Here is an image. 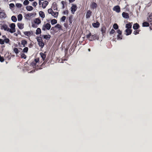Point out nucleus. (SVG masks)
Instances as JSON below:
<instances>
[{
    "instance_id": "nucleus-5",
    "label": "nucleus",
    "mask_w": 152,
    "mask_h": 152,
    "mask_svg": "<svg viewBox=\"0 0 152 152\" xmlns=\"http://www.w3.org/2000/svg\"><path fill=\"white\" fill-rule=\"evenodd\" d=\"M1 29H3L5 31L10 32V28H8V26L6 25H3L1 26Z\"/></svg>"
},
{
    "instance_id": "nucleus-24",
    "label": "nucleus",
    "mask_w": 152,
    "mask_h": 152,
    "mask_svg": "<svg viewBox=\"0 0 152 152\" xmlns=\"http://www.w3.org/2000/svg\"><path fill=\"white\" fill-rule=\"evenodd\" d=\"M39 45L41 48H43L44 45V43L42 41L41 42L38 43Z\"/></svg>"
},
{
    "instance_id": "nucleus-28",
    "label": "nucleus",
    "mask_w": 152,
    "mask_h": 152,
    "mask_svg": "<svg viewBox=\"0 0 152 152\" xmlns=\"http://www.w3.org/2000/svg\"><path fill=\"white\" fill-rule=\"evenodd\" d=\"M57 23V20L55 19H53L51 21V23L52 25H54Z\"/></svg>"
},
{
    "instance_id": "nucleus-39",
    "label": "nucleus",
    "mask_w": 152,
    "mask_h": 152,
    "mask_svg": "<svg viewBox=\"0 0 152 152\" xmlns=\"http://www.w3.org/2000/svg\"><path fill=\"white\" fill-rule=\"evenodd\" d=\"M55 27L61 29V26L60 24H58L55 26Z\"/></svg>"
},
{
    "instance_id": "nucleus-53",
    "label": "nucleus",
    "mask_w": 152,
    "mask_h": 152,
    "mask_svg": "<svg viewBox=\"0 0 152 152\" xmlns=\"http://www.w3.org/2000/svg\"><path fill=\"white\" fill-rule=\"evenodd\" d=\"M117 33L119 35H121V31L119 29L117 30Z\"/></svg>"
},
{
    "instance_id": "nucleus-6",
    "label": "nucleus",
    "mask_w": 152,
    "mask_h": 152,
    "mask_svg": "<svg viewBox=\"0 0 152 152\" xmlns=\"http://www.w3.org/2000/svg\"><path fill=\"white\" fill-rule=\"evenodd\" d=\"M113 10L117 13H119L120 11V7L118 6H115L113 8Z\"/></svg>"
},
{
    "instance_id": "nucleus-32",
    "label": "nucleus",
    "mask_w": 152,
    "mask_h": 152,
    "mask_svg": "<svg viewBox=\"0 0 152 152\" xmlns=\"http://www.w3.org/2000/svg\"><path fill=\"white\" fill-rule=\"evenodd\" d=\"M33 15H34V14L33 13H29V14H27L26 15V16L27 18H29L31 16Z\"/></svg>"
},
{
    "instance_id": "nucleus-23",
    "label": "nucleus",
    "mask_w": 152,
    "mask_h": 152,
    "mask_svg": "<svg viewBox=\"0 0 152 152\" xmlns=\"http://www.w3.org/2000/svg\"><path fill=\"white\" fill-rule=\"evenodd\" d=\"M58 12H53L52 13V14L51 15L53 16H54V17L56 18V17H57L58 16Z\"/></svg>"
},
{
    "instance_id": "nucleus-29",
    "label": "nucleus",
    "mask_w": 152,
    "mask_h": 152,
    "mask_svg": "<svg viewBox=\"0 0 152 152\" xmlns=\"http://www.w3.org/2000/svg\"><path fill=\"white\" fill-rule=\"evenodd\" d=\"M25 35L29 36L31 35V32L30 31H25L24 32Z\"/></svg>"
},
{
    "instance_id": "nucleus-22",
    "label": "nucleus",
    "mask_w": 152,
    "mask_h": 152,
    "mask_svg": "<svg viewBox=\"0 0 152 152\" xmlns=\"http://www.w3.org/2000/svg\"><path fill=\"white\" fill-rule=\"evenodd\" d=\"M41 57L42 58L43 60H44L46 58V55L44 53H40Z\"/></svg>"
},
{
    "instance_id": "nucleus-43",
    "label": "nucleus",
    "mask_w": 152,
    "mask_h": 152,
    "mask_svg": "<svg viewBox=\"0 0 152 152\" xmlns=\"http://www.w3.org/2000/svg\"><path fill=\"white\" fill-rule=\"evenodd\" d=\"M14 51L16 54L18 53L19 52L18 49L16 48L14 49Z\"/></svg>"
},
{
    "instance_id": "nucleus-42",
    "label": "nucleus",
    "mask_w": 152,
    "mask_h": 152,
    "mask_svg": "<svg viewBox=\"0 0 152 152\" xmlns=\"http://www.w3.org/2000/svg\"><path fill=\"white\" fill-rule=\"evenodd\" d=\"M101 31L102 34L104 33L105 32V28H102Z\"/></svg>"
},
{
    "instance_id": "nucleus-38",
    "label": "nucleus",
    "mask_w": 152,
    "mask_h": 152,
    "mask_svg": "<svg viewBox=\"0 0 152 152\" xmlns=\"http://www.w3.org/2000/svg\"><path fill=\"white\" fill-rule=\"evenodd\" d=\"M53 11L52 9H49L48 10V12L50 14H52V13L53 12Z\"/></svg>"
},
{
    "instance_id": "nucleus-12",
    "label": "nucleus",
    "mask_w": 152,
    "mask_h": 152,
    "mask_svg": "<svg viewBox=\"0 0 152 152\" xmlns=\"http://www.w3.org/2000/svg\"><path fill=\"white\" fill-rule=\"evenodd\" d=\"M18 26L19 29H22L24 28V24L20 23H18Z\"/></svg>"
},
{
    "instance_id": "nucleus-50",
    "label": "nucleus",
    "mask_w": 152,
    "mask_h": 152,
    "mask_svg": "<svg viewBox=\"0 0 152 152\" xmlns=\"http://www.w3.org/2000/svg\"><path fill=\"white\" fill-rule=\"evenodd\" d=\"M10 7L11 8H13L14 7L15 5L11 3L9 5Z\"/></svg>"
},
{
    "instance_id": "nucleus-30",
    "label": "nucleus",
    "mask_w": 152,
    "mask_h": 152,
    "mask_svg": "<svg viewBox=\"0 0 152 152\" xmlns=\"http://www.w3.org/2000/svg\"><path fill=\"white\" fill-rule=\"evenodd\" d=\"M148 20L149 22L152 21V13L149 15L148 18Z\"/></svg>"
},
{
    "instance_id": "nucleus-47",
    "label": "nucleus",
    "mask_w": 152,
    "mask_h": 152,
    "mask_svg": "<svg viewBox=\"0 0 152 152\" xmlns=\"http://www.w3.org/2000/svg\"><path fill=\"white\" fill-rule=\"evenodd\" d=\"M0 43L1 45L4 44V41L2 39H0Z\"/></svg>"
},
{
    "instance_id": "nucleus-58",
    "label": "nucleus",
    "mask_w": 152,
    "mask_h": 152,
    "mask_svg": "<svg viewBox=\"0 0 152 152\" xmlns=\"http://www.w3.org/2000/svg\"><path fill=\"white\" fill-rule=\"evenodd\" d=\"M3 37L5 38L6 37V36H3Z\"/></svg>"
},
{
    "instance_id": "nucleus-20",
    "label": "nucleus",
    "mask_w": 152,
    "mask_h": 152,
    "mask_svg": "<svg viewBox=\"0 0 152 152\" xmlns=\"http://www.w3.org/2000/svg\"><path fill=\"white\" fill-rule=\"evenodd\" d=\"M132 26V24L130 23H129L126 24V27L128 29H129L131 28Z\"/></svg>"
},
{
    "instance_id": "nucleus-2",
    "label": "nucleus",
    "mask_w": 152,
    "mask_h": 152,
    "mask_svg": "<svg viewBox=\"0 0 152 152\" xmlns=\"http://www.w3.org/2000/svg\"><path fill=\"white\" fill-rule=\"evenodd\" d=\"M15 23H12L10 25V27L11 28L10 29V32L11 33H13L16 31L15 29Z\"/></svg>"
},
{
    "instance_id": "nucleus-10",
    "label": "nucleus",
    "mask_w": 152,
    "mask_h": 152,
    "mask_svg": "<svg viewBox=\"0 0 152 152\" xmlns=\"http://www.w3.org/2000/svg\"><path fill=\"white\" fill-rule=\"evenodd\" d=\"M6 16L5 13L3 12H0V18H5Z\"/></svg>"
},
{
    "instance_id": "nucleus-54",
    "label": "nucleus",
    "mask_w": 152,
    "mask_h": 152,
    "mask_svg": "<svg viewBox=\"0 0 152 152\" xmlns=\"http://www.w3.org/2000/svg\"><path fill=\"white\" fill-rule=\"evenodd\" d=\"M139 33L138 31H135L133 32V34H134L135 35H136Z\"/></svg>"
},
{
    "instance_id": "nucleus-9",
    "label": "nucleus",
    "mask_w": 152,
    "mask_h": 152,
    "mask_svg": "<svg viewBox=\"0 0 152 152\" xmlns=\"http://www.w3.org/2000/svg\"><path fill=\"white\" fill-rule=\"evenodd\" d=\"M34 22L37 24L39 25L41 23V21L39 18H36L34 20Z\"/></svg>"
},
{
    "instance_id": "nucleus-61",
    "label": "nucleus",
    "mask_w": 152,
    "mask_h": 152,
    "mask_svg": "<svg viewBox=\"0 0 152 152\" xmlns=\"http://www.w3.org/2000/svg\"><path fill=\"white\" fill-rule=\"evenodd\" d=\"M54 28V27H52V28H51V30H52L53 29V28Z\"/></svg>"
},
{
    "instance_id": "nucleus-21",
    "label": "nucleus",
    "mask_w": 152,
    "mask_h": 152,
    "mask_svg": "<svg viewBox=\"0 0 152 152\" xmlns=\"http://www.w3.org/2000/svg\"><path fill=\"white\" fill-rule=\"evenodd\" d=\"M44 37V39H49L50 37V35H44L43 36Z\"/></svg>"
},
{
    "instance_id": "nucleus-55",
    "label": "nucleus",
    "mask_w": 152,
    "mask_h": 152,
    "mask_svg": "<svg viewBox=\"0 0 152 152\" xmlns=\"http://www.w3.org/2000/svg\"><path fill=\"white\" fill-rule=\"evenodd\" d=\"M120 35L118 34V35H117V38L118 39H122V38L121 37Z\"/></svg>"
},
{
    "instance_id": "nucleus-59",
    "label": "nucleus",
    "mask_w": 152,
    "mask_h": 152,
    "mask_svg": "<svg viewBox=\"0 0 152 152\" xmlns=\"http://www.w3.org/2000/svg\"><path fill=\"white\" fill-rule=\"evenodd\" d=\"M88 51H90V49H88Z\"/></svg>"
},
{
    "instance_id": "nucleus-1",
    "label": "nucleus",
    "mask_w": 152,
    "mask_h": 152,
    "mask_svg": "<svg viewBox=\"0 0 152 152\" xmlns=\"http://www.w3.org/2000/svg\"><path fill=\"white\" fill-rule=\"evenodd\" d=\"M50 28L51 25L49 23H47L43 26L42 29L43 31H45L46 29L49 30L50 29Z\"/></svg>"
},
{
    "instance_id": "nucleus-51",
    "label": "nucleus",
    "mask_w": 152,
    "mask_h": 152,
    "mask_svg": "<svg viewBox=\"0 0 152 152\" xmlns=\"http://www.w3.org/2000/svg\"><path fill=\"white\" fill-rule=\"evenodd\" d=\"M115 32V30L113 29H112L111 31L110 32V34H113Z\"/></svg>"
},
{
    "instance_id": "nucleus-4",
    "label": "nucleus",
    "mask_w": 152,
    "mask_h": 152,
    "mask_svg": "<svg viewBox=\"0 0 152 152\" xmlns=\"http://www.w3.org/2000/svg\"><path fill=\"white\" fill-rule=\"evenodd\" d=\"M77 9V6L75 5H72L71 8V11L72 14H74Z\"/></svg>"
},
{
    "instance_id": "nucleus-14",
    "label": "nucleus",
    "mask_w": 152,
    "mask_h": 152,
    "mask_svg": "<svg viewBox=\"0 0 152 152\" xmlns=\"http://www.w3.org/2000/svg\"><path fill=\"white\" fill-rule=\"evenodd\" d=\"M100 24L98 22H96V23H92V26H93L95 28L98 27L99 26Z\"/></svg>"
},
{
    "instance_id": "nucleus-25",
    "label": "nucleus",
    "mask_w": 152,
    "mask_h": 152,
    "mask_svg": "<svg viewBox=\"0 0 152 152\" xmlns=\"http://www.w3.org/2000/svg\"><path fill=\"white\" fill-rule=\"evenodd\" d=\"M11 19L14 22H15L17 20L16 18L14 16H13L12 17Z\"/></svg>"
},
{
    "instance_id": "nucleus-16",
    "label": "nucleus",
    "mask_w": 152,
    "mask_h": 152,
    "mask_svg": "<svg viewBox=\"0 0 152 152\" xmlns=\"http://www.w3.org/2000/svg\"><path fill=\"white\" fill-rule=\"evenodd\" d=\"M139 27V25L137 23L134 24L133 26V28L134 29H137Z\"/></svg>"
},
{
    "instance_id": "nucleus-33",
    "label": "nucleus",
    "mask_w": 152,
    "mask_h": 152,
    "mask_svg": "<svg viewBox=\"0 0 152 152\" xmlns=\"http://www.w3.org/2000/svg\"><path fill=\"white\" fill-rule=\"evenodd\" d=\"M20 56L22 58H23L24 59H25L26 58V56L23 53H20Z\"/></svg>"
},
{
    "instance_id": "nucleus-13",
    "label": "nucleus",
    "mask_w": 152,
    "mask_h": 152,
    "mask_svg": "<svg viewBox=\"0 0 152 152\" xmlns=\"http://www.w3.org/2000/svg\"><path fill=\"white\" fill-rule=\"evenodd\" d=\"M48 2L46 1H45L44 2H43L42 3V7L43 8H45L46 6L48 5Z\"/></svg>"
},
{
    "instance_id": "nucleus-7",
    "label": "nucleus",
    "mask_w": 152,
    "mask_h": 152,
    "mask_svg": "<svg viewBox=\"0 0 152 152\" xmlns=\"http://www.w3.org/2000/svg\"><path fill=\"white\" fill-rule=\"evenodd\" d=\"M122 16L123 17L125 18H129V15L127 13L123 12L122 13Z\"/></svg>"
},
{
    "instance_id": "nucleus-31",
    "label": "nucleus",
    "mask_w": 152,
    "mask_h": 152,
    "mask_svg": "<svg viewBox=\"0 0 152 152\" xmlns=\"http://www.w3.org/2000/svg\"><path fill=\"white\" fill-rule=\"evenodd\" d=\"M149 25V24L146 22H144L142 24L143 26H148Z\"/></svg>"
},
{
    "instance_id": "nucleus-56",
    "label": "nucleus",
    "mask_w": 152,
    "mask_h": 152,
    "mask_svg": "<svg viewBox=\"0 0 152 152\" xmlns=\"http://www.w3.org/2000/svg\"><path fill=\"white\" fill-rule=\"evenodd\" d=\"M39 5H41V4H42V2H41L42 1L41 0H39Z\"/></svg>"
},
{
    "instance_id": "nucleus-3",
    "label": "nucleus",
    "mask_w": 152,
    "mask_h": 152,
    "mask_svg": "<svg viewBox=\"0 0 152 152\" xmlns=\"http://www.w3.org/2000/svg\"><path fill=\"white\" fill-rule=\"evenodd\" d=\"M91 39H89V40L90 41H93V40H95L96 39H98V37L95 34H92L91 35Z\"/></svg>"
},
{
    "instance_id": "nucleus-19",
    "label": "nucleus",
    "mask_w": 152,
    "mask_h": 152,
    "mask_svg": "<svg viewBox=\"0 0 152 152\" xmlns=\"http://www.w3.org/2000/svg\"><path fill=\"white\" fill-rule=\"evenodd\" d=\"M22 19V16L21 14L18 15V21H20Z\"/></svg>"
},
{
    "instance_id": "nucleus-48",
    "label": "nucleus",
    "mask_w": 152,
    "mask_h": 152,
    "mask_svg": "<svg viewBox=\"0 0 152 152\" xmlns=\"http://www.w3.org/2000/svg\"><path fill=\"white\" fill-rule=\"evenodd\" d=\"M37 3L36 1H34L33 2L32 4V5L34 7H35L37 5Z\"/></svg>"
},
{
    "instance_id": "nucleus-41",
    "label": "nucleus",
    "mask_w": 152,
    "mask_h": 152,
    "mask_svg": "<svg viewBox=\"0 0 152 152\" xmlns=\"http://www.w3.org/2000/svg\"><path fill=\"white\" fill-rule=\"evenodd\" d=\"M16 6L20 8L22 6V4L20 3H17L16 4Z\"/></svg>"
},
{
    "instance_id": "nucleus-60",
    "label": "nucleus",
    "mask_w": 152,
    "mask_h": 152,
    "mask_svg": "<svg viewBox=\"0 0 152 152\" xmlns=\"http://www.w3.org/2000/svg\"><path fill=\"white\" fill-rule=\"evenodd\" d=\"M29 0L30 1H33L34 0Z\"/></svg>"
},
{
    "instance_id": "nucleus-44",
    "label": "nucleus",
    "mask_w": 152,
    "mask_h": 152,
    "mask_svg": "<svg viewBox=\"0 0 152 152\" xmlns=\"http://www.w3.org/2000/svg\"><path fill=\"white\" fill-rule=\"evenodd\" d=\"M72 17H69V22L70 23V24H71L72 23Z\"/></svg>"
},
{
    "instance_id": "nucleus-36",
    "label": "nucleus",
    "mask_w": 152,
    "mask_h": 152,
    "mask_svg": "<svg viewBox=\"0 0 152 152\" xmlns=\"http://www.w3.org/2000/svg\"><path fill=\"white\" fill-rule=\"evenodd\" d=\"M37 42H40L42 41V38L40 37H38L37 38Z\"/></svg>"
},
{
    "instance_id": "nucleus-18",
    "label": "nucleus",
    "mask_w": 152,
    "mask_h": 152,
    "mask_svg": "<svg viewBox=\"0 0 152 152\" xmlns=\"http://www.w3.org/2000/svg\"><path fill=\"white\" fill-rule=\"evenodd\" d=\"M91 7L93 9L96 8L97 7V4L93 2L92 3Z\"/></svg>"
},
{
    "instance_id": "nucleus-8",
    "label": "nucleus",
    "mask_w": 152,
    "mask_h": 152,
    "mask_svg": "<svg viewBox=\"0 0 152 152\" xmlns=\"http://www.w3.org/2000/svg\"><path fill=\"white\" fill-rule=\"evenodd\" d=\"M92 12L90 10H88L87 11L86 15V18H89L91 15Z\"/></svg>"
},
{
    "instance_id": "nucleus-34",
    "label": "nucleus",
    "mask_w": 152,
    "mask_h": 152,
    "mask_svg": "<svg viewBox=\"0 0 152 152\" xmlns=\"http://www.w3.org/2000/svg\"><path fill=\"white\" fill-rule=\"evenodd\" d=\"M29 3V2L28 0H25L24 1L23 4L25 5H26L28 4Z\"/></svg>"
},
{
    "instance_id": "nucleus-57",
    "label": "nucleus",
    "mask_w": 152,
    "mask_h": 152,
    "mask_svg": "<svg viewBox=\"0 0 152 152\" xmlns=\"http://www.w3.org/2000/svg\"><path fill=\"white\" fill-rule=\"evenodd\" d=\"M70 3H72L74 2L75 0H69Z\"/></svg>"
},
{
    "instance_id": "nucleus-26",
    "label": "nucleus",
    "mask_w": 152,
    "mask_h": 152,
    "mask_svg": "<svg viewBox=\"0 0 152 152\" xmlns=\"http://www.w3.org/2000/svg\"><path fill=\"white\" fill-rule=\"evenodd\" d=\"M41 33V30L39 28H38L36 31V34H38Z\"/></svg>"
},
{
    "instance_id": "nucleus-11",
    "label": "nucleus",
    "mask_w": 152,
    "mask_h": 152,
    "mask_svg": "<svg viewBox=\"0 0 152 152\" xmlns=\"http://www.w3.org/2000/svg\"><path fill=\"white\" fill-rule=\"evenodd\" d=\"M39 14L40 16L42 19L44 18L45 17V15L43 12L42 11H39Z\"/></svg>"
},
{
    "instance_id": "nucleus-62",
    "label": "nucleus",
    "mask_w": 152,
    "mask_h": 152,
    "mask_svg": "<svg viewBox=\"0 0 152 152\" xmlns=\"http://www.w3.org/2000/svg\"><path fill=\"white\" fill-rule=\"evenodd\" d=\"M61 3H62V4H63V1H61Z\"/></svg>"
},
{
    "instance_id": "nucleus-46",
    "label": "nucleus",
    "mask_w": 152,
    "mask_h": 152,
    "mask_svg": "<svg viewBox=\"0 0 152 152\" xmlns=\"http://www.w3.org/2000/svg\"><path fill=\"white\" fill-rule=\"evenodd\" d=\"M66 17L65 16H63L61 18V21H64L66 19Z\"/></svg>"
},
{
    "instance_id": "nucleus-27",
    "label": "nucleus",
    "mask_w": 152,
    "mask_h": 152,
    "mask_svg": "<svg viewBox=\"0 0 152 152\" xmlns=\"http://www.w3.org/2000/svg\"><path fill=\"white\" fill-rule=\"evenodd\" d=\"M27 41L25 40H23L22 41H21V44L22 45H23V47H25V45L27 44Z\"/></svg>"
},
{
    "instance_id": "nucleus-63",
    "label": "nucleus",
    "mask_w": 152,
    "mask_h": 152,
    "mask_svg": "<svg viewBox=\"0 0 152 152\" xmlns=\"http://www.w3.org/2000/svg\"><path fill=\"white\" fill-rule=\"evenodd\" d=\"M1 35V33L0 32V36Z\"/></svg>"
},
{
    "instance_id": "nucleus-45",
    "label": "nucleus",
    "mask_w": 152,
    "mask_h": 152,
    "mask_svg": "<svg viewBox=\"0 0 152 152\" xmlns=\"http://www.w3.org/2000/svg\"><path fill=\"white\" fill-rule=\"evenodd\" d=\"M4 61V59L3 57H1L0 55V61L1 62H3Z\"/></svg>"
},
{
    "instance_id": "nucleus-40",
    "label": "nucleus",
    "mask_w": 152,
    "mask_h": 152,
    "mask_svg": "<svg viewBox=\"0 0 152 152\" xmlns=\"http://www.w3.org/2000/svg\"><path fill=\"white\" fill-rule=\"evenodd\" d=\"M28 50V47H25L23 49V52L25 53H27Z\"/></svg>"
},
{
    "instance_id": "nucleus-15",
    "label": "nucleus",
    "mask_w": 152,
    "mask_h": 152,
    "mask_svg": "<svg viewBox=\"0 0 152 152\" xmlns=\"http://www.w3.org/2000/svg\"><path fill=\"white\" fill-rule=\"evenodd\" d=\"M26 10L29 11H30L32 10L33 9V8L31 6H27L26 7Z\"/></svg>"
},
{
    "instance_id": "nucleus-52",
    "label": "nucleus",
    "mask_w": 152,
    "mask_h": 152,
    "mask_svg": "<svg viewBox=\"0 0 152 152\" xmlns=\"http://www.w3.org/2000/svg\"><path fill=\"white\" fill-rule=\"evenodd\" d=\"M9 41V40L8 39H4V42H5L6 43H8Z\"/></svg>"
},
{
    "instance_id": "nucleus-35",
    "label": "nucleus",
    "mask_w": 152,
    "mask_h": 152,
    "mask_svg": "<svg viewBox=\"0 0 152 152\" xmlns=\"http://www.w3.org/2000/svg\"><path fill=\"white\" fill-rule=\"evenodd\" d=\"M39 60L38 59H35L34 61L32 63V65L33 66L34 65H35L38 62Z\"/></svg>"
},
{
    "instance_id": "nucleus-49",
    "label": "nucleus",
    "mask_w": 152,
    "mask_h": 152,
    "mask_svg": "<svg viewBox=\"0 0 152 152\" xmlns=\"http://www.w3.org/2000/svg\"><path fill=\"white\" fill-rule=\"evenodd\" d=\"M91 33H89V34L86 35V37L88 38H91Z\"/></svg>"
},
{
    "instance_id": "nucleus-17",
    "label": "nucleus",
    "mask_w": 152,
    "mask_h": 152,
    "mask_svg": "<svg viewBox=\"0 0 152 152\" xmlns=\"http://www.w3.org/2000/svg\"><path fill=\"white\" fill-rule=\"evenodd\" d=\"M125 32L126 33V35H127L130 34L132 33V31L128 29L126 30Z\"/></svg>"
},
{
    "instance_id": "nucleus-37",
    "label": "nucleus",
    "mask_w": 152,
    "mask_h": 152,
    "mask_svg": "<svg viewBox=\"0 0 152 152\" xmlns=\"http://www.w3.org/2000/svg\"><path fill=\"white\" fill-rule=\"evenodd\" d=\"M114 28L115 29H117L118 28V26L116 23H115L113 26Z\"/></svg>"
}]
</instances>
